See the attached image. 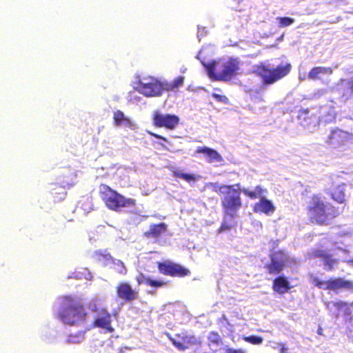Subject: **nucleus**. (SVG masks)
<instances>
[{"instance_id":"nucleus-5","label":"nucleus","mask_w":353,"mask_h":353,"mask_svg":"<svg viewBox=\"0 0 353 353\" xmlns=\"http://www.w3.org/2000/svg\"><path fill=\"white\" fill-rule=\"evenodd\" d=\"M292 65L290 63L280 64L273 68L270 65L261 63L255 66L254 72L260 77L265 85L275 83L285 77L291 71Z\"/></svg>"},{"instance_id":"nucleus-13","label":"nucleus","mask_w":353,"mask_h":353,"mask_svg":"<svg viewBox=\"0 0 353 353\" xmlns=\"http://www.w3.org/2000/svg\"><path fill=\"white\" fill-rule=\"evenodd\" d=\"M324 289L333 291L341 289L353 290V282L349 280H344L340 277L330 278L326 281V286H325Z\"/></svg>"},{"instance_id":"nucleus-1","label":"nucleus","mask_w":353,"mask_h":353,"mask_svg":"<svg viewBox=\"0 0 353 353\" xmlns=\"http://www.w3.org/2000/svg\"><path fill=\"white\" fill-rule=\"evenodd\" d=\"M214 191L219 194H222L221 206L223 215L230 218H234L237 216L238 211L242 207V200L241 198V192L250 199H259V201L252 205V210L256 214H269L275 211V207L271 201L263 196L266 193V190L261 185L255 187L252 190L248 188L240 190L235 188L234 185H214Z\"/></svg>"},{"instance_id":"nucleus-35","label":"nucleus","mask_w":353,"mask_h":353,"mask_svg":"<svg viewBox=\"0 0 353 353\" xmlns=\"http://www.w3.org/2000/svg\"><path fill=\"white\" fill-rule=\"evenodd\" d=\"M331 303L337 310H341V309L347 307V303L342 301H334V302H332Z\"/></svg>"},{"instance_id":"nucleus-24","label":"nucleus","mask_w":353,"mask_h":353,"mask_svg":"<svg viewBox=\"0 0 353 353\" xmlns=\"http://www.w3.org/2000/svg\"><path fill=\"white\" fill-rule=\"evenodd\" d=\"M85 338V331H79L74 334H70L68 336L65 343L68 344H77L79 343Z\"/></svg>"},{"instance_id":"nucleus-3","label":"nucleus","mask_w":353,"mask_h":353,"mask_svg":"<svg viewBox=\"0 0 353 353\" xmlns=\"http://www.w3.org/2000/svg\"><path fill=\"white\" fill-rule=\"evenodd\" d=\"M208 76L216 81H230L239 70V61L230 57L228 60L220 59L205 65Z\"/></svg>"},{"instance_id":"nucleus-34","label":"nucleus","mask_w":353,"mask_h":353,"mask_svg":"<svg viewBox=\"0 0 353 353\" xmlns=\"http://www.w3.org/2000/svg\"><path fill=\"white\" fill-rule=\"evenodd\" d=\"M314 284L319 288H323L326 286V281L320 280L318 277L315 276L312 279Z\"/></svg>"},{"instance_id":"nucleus-25","label":"nucleus","mask_w":353,"mask_h":353,"mask_svg":"<svg viewBox=\"0 0 353 353\" xmlns=\"http://www.w3.org/2000/svg\"><path fill=\"white\" fill-rule=\"evenodd\" d=\"M184 82V77L179 76L174 79L172 82L163 84L164 90L170 91L181 87Z\"/></svg>"},{"instance_id":"nucleus-27","label":"nucleus","mask_w":353,"mask_h":353,"mask_svg":"<svg viewBox=\"0 0 353 353\" xmlns=\"http://www.w3.org/2000/svg\"><path fill=\"white\" fill-rule=\"evenodd\" d=\"M323 265L325 267V269L327 270H332L334 269V265L338 264V260L334 259L330 252L326 255L325 258L323 259Z\"/></svg>"},{"instance_id":"nucleus-2","label":"nucleus","mask_w":353,"mask_h":353,"mask_svg":"<svg viewBox=\"0 0 353 353\" xmlns=\"http://www.w3.org/2000/svg\"><path fill=\"white\" fill-rule=\"evenodd\" d=\"M307 212L310 223L318 225H327L340 214L336 208L317 194L310 197Z\"/></svg>"},{"instance_id":"nucleus-21","label":"nucleus","mask_w":353,"mask_h":353,"mask_svg":"<svg viewBox=\"0 0 353 353\" xmlns=\"http://www.w3.org/2000/svg\"><path fill=\"white\" fill-rule=\"evenodd\" d=\"M93 258L98 262H103L104 264H108L113 261V257L108 250H98L93 254Z\"/></svg>"},{"instance_id":"nucleus-36","label":"nucleus","mask_w":353,"mask_h":353,"mask_svg":"<svg viewBox=\"0 0 353 353\" xmlns=\"http://www.w3.org/2000/svg\"><path fill=\"white\" fill-rule=\"evenodd\" d=\"M231 229V226L230 225H228L227 223L225 222H223L220 226V228H219L218 230V232L219 233H221L224 231H226V230H230Z\"/></svg>"},{"instance_id":"nucleus-22","label":"nucleus","mask_w":353,"mask_h":353,"mask_svg":"<svg viewBox=\"0 0 353 353\" xmlns=\"http://www.w3.org/2000/svg\"><path fill=\"white\" fill-rule=\"evenodd\" d=\"M50 194L54 202H59L63 200L66 195L64 188L59 185H55V187L51 190Z\"/></svg>"},{"instance_id":"nucleus-12","label":"nucleus","mask_w":353,"mask_h":353,"mask_svg":"<svg viewBox=\"0 0 353 353\" xmlns=\"http://www.w3.org/2000/svg\"><path fill=\"white\" fill-rule=\"evenodd\" d=\"M176 336L180 339L177 341L176 339L169 336L168 338L172 344L179 350H185L193 345H200L201 342L196 336L188 334H177Z\"/></svg>"},{"instance_id":"nucleus-42","label":"nucleus","mask_w":353,"mask_h":353,"mask_svg":"<svg viewBox=\"0 0 353 353\" xmlns=\"http://www.w3.org/2000/svg\"><path fill=\"white\" fill-rule=\"evenodd\" d=\"M66 185H71V184H70V183H66Z\"/></svg>"},{"instance_id":"nucleus-11","label":"nucleus","mask_w":353,"mask_h":353,"mask_svg":"<svg viewBox=\"0 0 353 353\" xmlns=\"http://www.w3.org/2000/svg\"><path fill=\"white\" fill-rule=\"evenodd\" d=\"M98 312V316L92 323L94 327L103 330L108 333H113L114 328L112 326V316L106 308H101Z\"/></svg>"},{"instance_id":"nucleus-32","label":"nucleus","mask_w":353,"mask_h":353,"mask_svg":"<svg viewBox=\"0 0 353 353\" xmlns=\"http://www.w3.org/2000/svg\"><path fill=\"white\" fill-rule=\"evenodd\" d=\"M212 97L215 99L217 101L224 104L229 103L228 98L224 94H220L216 93H212Z\"/></svg>"},{"instance_id":"nucleus-39","label":"nucleus","mask_w":353,"mask_h":353,"mask_svg":"<svg viewBox=\"0 0 353 353\" xmlns=\"http://www.w3.org/2000/svg\"><path fill=\"white\" fill-rule=\"evenodd\" d=\"M151 134H152L154 137H155V138H157V139H162V140H163V141H167V140H166V139H165V137H162V136H161V135H159V134H155V133H152Z\"/></svg>"},{"instance_id":"nucleus-31","label":"nucleus","mask_w":353,"mask_h":353,"mask_svg":"<svg viewBox=\"0 0 353 353\" xmlns=\"http://www.w3.org/2000/svg\"><path fill=\"white\" fill-rule=\"evenodd\" d=\"M244 341L253 345H259L263 342V338L258 336H249L243 338Z\"/></svg>"},{"instance_id":"nucleus-43","label":"nucleus","mask_w":353,"mask_h":353,"mask_svg":"<svg viewBox=\"0 0 353 353\" xmlns=\"http://www.w3.org/2000/svg\"><path fill=\"white\" fill-rule=\"evenodd\" d=\"M352 262H353V261H352Z\"/></svg>"},{"instance_id":"nucleus-19","label":"nucleus","mask_w":353,"mask_h":353,"mask_svg":"<svg viewBox=\"0 0 353 353\" xmlns=\"http://www.w3.org/2000/svg\"><path fill=\"white\" fill-rule=\"evenodd\" d=\"M113 120L117 126H124L128 128H132L134 126L132 121L119 110L114 112Z\"/></svg>"},{"instance_id":"nucleus-15","label":"nucleus","mask_w":353,"mask_h":353,"mask_svg":"<svg viewBox=\"0 0 353 353\" xmlns=\"http://www.w3.org/2000/svg\"><path fill=\"white\" fill-rule=\"evenodd\" d=\"M346 139L347 134L345 132L338 129L334 130L327 137L326 143L334 148H336L343 145Z\"/></svg>"},{"instance_id":"nucleus-28","label":"nucleus","mask_w":353,"mask_h":353,"mask_svg":"<svg viewBox=\"0 0 353 353\" xmlns=\"http://www.w3.org/2000/svg\"><path fill=\"white\" fill-rule=\"evenodd\" d=\"M112 263L114 264V270L120 275L125 276L127 274L128 270L124 263L121 260L113 259Z\"/></svg>"},{"instance_id":"nucleus-18","label":"nucleus","mask_w":353,"mask_h":353,"mask_svg":"<svg viewBox=\"0 0 353 353\" xmlns=\"http://www.w3.org/2000/svg\"><path fill=\"white\" fill-rule=\"evenodd\" d=\"M137 281L139 284L143 283L154 288H160L168 284L167 281L161 279L154 280L149 276H145L142 273L137 278Z\"/></svg>"},{"instance_id":"nucleus-30","label":"nucleus","mask_w":353,"mask_h":353,"mask_svg":"<svg viewBox=\"0 0 353 353\" xmlns=\"http://www.w3.org/2000/svg\"><path fill=\"white\" fill-rule=\"evenodd\" d=\"M329 251L327 250L314 249L311 252V256L314 258H321L322 259L326 256Z\"/></svg>"},{"instance_id":"nucleus-4","label":"nucleus","mask_w":353,"mask_h":353,"mask_svg":"<svg viewBox=\"0 0 353 353\" xmlns=\"http://www.w3.org/2000/svg\"><path fill=\"white\" fill-rule=\"evenodd\" d=\"M99 195L107 208L116 212L135 205L134 199L125 198L105 183L99 185Z\"/></svg>"},{"instance_id":"nucleus-10","label":"nucleus","mask_w":353,"mask_h":353,"mask_svg":"<svg viewBox=\"0 0 353 353\" xmlns=\"http://www.w3.org/2000/svg\"><path fill=\"white\" fill-rule=\"evenodd\" d=\"M117 297L125 303H130L139 299V291L126 281L119 282L115 288Z\"/></svg>"},{"instance_id":"nucleus-23","label":"nucleus","mask_w":353,"mask_h":353,"mask_svg":"<svg viewBox=\"0 0 353 353\" xmlns=\"http://www.w3.org/2000/svg\"><path fill=\"white\" fill-rule=\"evenodd\" d=\"M344 185L336 186L332 192V198L339 203L345 201Z\"/></svg>"},{"instance_id":"nucleus-6","label":"nucleus","mask_w":353,"mask_h":353,"mask_svg":"<svg viewBox=\"0 0 353 353\" xmlns=\"http://www.w3.org/2000/svg\"><path fill=\"white\" fill-rule=\"evenodd\" d=\"M57 317L65 324L79 325L86 321L88 312L82 303L72 301L63 307L57 314Z\"/></svg>"},{"instance_id":"nucleus-17","label":"nucleus","mask_w":353,"mask_h":353,"mask_svg":"<svg viewBox=\"0 0 353 353\" xmlns=\"http://www.w3.org/2000/svg\"><path fill=\"white\" fill-rule=\"evenodd\" d=\"M270 262L265 265L268 273L270 274H279L285 266V261L282 259H276L274 254L270 255Z\"/></svg>"},{"instance_id":"nucleus-41","label":"nucleus","mask_w":353,"mask_h":353,"mask_svg":"<svg viewBox=\"0 0 353 353\" xmlns=\"http://www.w3.org/2000/svg\"><path fill=\"white\" fill-rule=\"evenodd\" d=\"M281 350H282V353H283V352L285 351L284 347H283Z\"/></svg>"},{"instance_id":"nucleus-9","label":"nucleus","mask_w":353,"mask_h":353,"mask_svg":"<svg viewBox=\"0 0 353 353\" xmlns=\"http://www.w3.org/2000/svg\"><path fill=\"white\" fill-rule=\"evenodd\" d=\"M152 124L157 128H164L173 130L179 124L180 119L176 114H163L159 110H155L152 117Z\"/></svg>"},{"instance_id":"nucleus-14","label":"nucleus","mask_w":353,"mask_h":353,"mask_svg":"<svg viewBox=\"0 0 353 353\" xmlns=\"http://www.w3.org/2000/svg\"><path fill=\"white\" fill-rule=\"evenodd\" d=\"M292 288L288 278L283 275L279 276L273 280L272 288L279 294L288 292Z\"/></svg>"},{"instance_id":"nucleus-38","label":"nucleus","mask_w":353,"mask_h":353,"mask_svg":"<svg viewBox=\"0 0 353 353\" xmlns=\"http://www.w3.org/2000/svg\"><path fill=\"white\" fill-rule=\"evenodd\" d=\"M221 156H208V162H213L214 160L219 159Z\"/></svg>"},{"instance_id":"nucleus-29","label":"nucleus","mask_w":353,"mask_h":353,"mask_svg":"<svg viewBox=\"0 0 353 353\" xmlns=\"http://www.w3.org/2000/svg\"><path fill=\"white\" fill-rule=\"evenodd\" d=\"M276 20L280 28L288 27L294 23V19L293 18L288 17H277Z\"/></svg>"},{"instance_id":"nucleus-40","label":"nucleus","mask_w":353,"mask_h":353,"mask_svg":"<svg viewBox=\"0 0 353 353\" xmlns=\"http://www.w3.org/2000/svg\"><path fill=\"white\" fill-rule=\"evenodd\" d=\"M317 334L319 335H323V328L321 327H318Z\"/></svg>"},{"instance_id":"nucleus-16","label":"nucleus","mask_w":353,"mask_h":353,"mask_svg":"<svg viewBox=\"0 0 353 353\" xmlns=\"http://www.w3.org/2000/svg\"><path fill=\"white\" fill-rule=\"evenodd\" d=\"M168 231V226L165 223L152 224L150 226L149 230L144 232V236L148 239L160 238Z\"/></svg>"},{"instance_id":"nucleus-7","label":"nucleus","mask_w":353,"mask_h":353,"mask_svg":"<svg viewBox=\"0 0 353 353\" xmlns=\"http://www.w3.org/2000/svg\"><path fill=\"white\" fill-rule=\"evenodd\" d=\"M136 90L147 97H159L164 90V86L157 79L146 77L136 82Z\"/></svg>"},{"instance_id":"nucleus-20","label":"nucleus","mask_w":353,"mask_h":353,"mask_svg":"<svg viewBox=\"0 0 353 353\" xmlns=\"http://www.w3.org/2000/svg\"><path fill=\"white\" fill-rule=\"evenodd\" d=\"M333 73V70L330 67L318 66L312 68L307 74V78L311 80H318L321 78V74L330 75Z\"/></svg>"},{"instance_id":"nucleus-33","label":"nucleus","mask_w":353,"mask_h":353,"mask_svg":"<svg viewBox=\"0 0 353 353\" xmlns=\"http://www.w3.org/2000/svg\"><path fill=\"white\" fill-rule=\"evenodd\" d=\"M196 152L197 153H203L205 154L209 155L218 154V153L215 150L208 148L207 147H198Z\"/></svg>"},{"instance_id":"nucleus-37","label":"nucleus","mask_w":353,"mask_h":353,"mask_svg":"<svg viewBox=\"0 0 353 353\" xmlns=\"http://www.w3.org/2000/svg\"><path fill=\"white\" fill-rule=\"evenodd\" d=\"M210 336H214V337H215V339L212 340V341L213 343H216V344H217V343H219V340H220V336H219V335L218 334V333H216V332H211V333H210Z\"/></svg>"},{"instance_id":"nucleus-8","label":"nucleus","mask_w":353,"mask_h":353,"mask_svg":"<svg viewBox=\"0 0 353 353\" xmlns=\"http://www.w3.org/2000/svg\"><path fill=\"white\" fill-rule=\"evenodd\" d=\"M157 266L161 274L172 277H185L190 274V271L188 268L168 260L157 262Z\"/></svg>"},{"instance_id":"nucleus-26","label":"nucleus","mask_w":353,"mask_h":353,"mask_svg":"<svg viewBox=\"0 0 353 353\" xmlns=\"http://www.w3.org/2000/svg\"><path fill=\"white\" fill-rule=\"evenodd\" d=\"M172 172V175L174 177L182 179L186 181L187 182L194 181L196 180V177L194 174L183 173L178 169H174Z\"/></svg>"}]
</instances>
